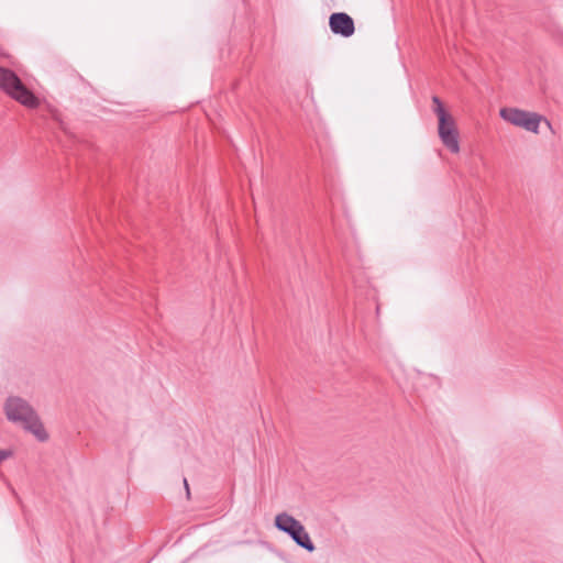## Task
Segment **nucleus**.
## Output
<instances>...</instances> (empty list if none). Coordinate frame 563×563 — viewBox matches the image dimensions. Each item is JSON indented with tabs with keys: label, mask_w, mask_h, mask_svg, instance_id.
<instances>
[{
	"label": "nucleus",
	"mask_w": 563,
	"mask_h": 563,
	"mask_svg": "<svg viewBox=\"0 0 563 563\" xmlns=\"http://www.w3.org/2000/svg\"><path fill=\"white\" fill-rule=\"evenodd\" d=\"M275 527L289 536L291 540L308 552H313L316 547L306 531L303 525L287 512H280L275 517Z\"/></svg>",
	"instance_id": "7ed1b4c3"
},
{
	"label": "nucleus",
	"mask_w": 563,
	"mask_h": 563,
	"mask_svg": "<svg viewBox=\"0 0 563 563\" xmlns=\"http://www.w3.org/2000/svg\"><path fill=\"white\" fill-rule=\"evenodd\" d=\"M184 485H185V488H186V494H187V498L190 497V490H189V485H188V482L186 478H184Z\"/></svg>",
	"instance_id": "1a4fd4ad"
},
{
	"label": "nucleus",
	"mask_w": 563,
	"mask_h": 563,
	"mask_svg": "<svg viewBox=\"0 0 563 563\" xmlns=\"http://www.w3.org/2000/svg\"><path fill=\"white\" fill-rule=\"evenodd\" d=\"M329 26L333 34L350 37L355 32L353 19L345 12H334L329 18Z\"/></svg>",
	"instance_id": "423d86ee"
},
{
	"label": "nucleus",
	"mask_w": 563,
	"mask_h": 563,
	"mask_svg": "<svg viewBox=\"0 0 563 563\" xmlns=\"http://www.w3.org/2000/svg\"><path fill=\"white\" fill-rule=\"evenodd\" d=\"M13 455V451L10 449H2L0 450V463L4 460L11 457Z\"/></svg>",
	"instance_id": "6e6552de"
},
{
	"label": "nucleus",
	"mask_w": 563,
	"mask_h": 563,
	"mask_svg": "<svg viewBox=\"0 0 563 563\" xmlns=\"http://www.w3.org/2000/svg\"><path fill=\"white\" fill-rule=\"evenodd\" d=\"M499 115L505 121L533 133H538L539 124L542 120V115L518 108H501Z\"/></svg>",
	"instance_id": "20e7f679"
},
{
	"label": "nucleus",
	"mask_w": 563,
	"mask_h": 563,
	"mask_svg": "<svg viewBox=\"0 0 563 563\" xmlns=\"http://www.w3.org/2000/svg\"><path fill=\"white\" fill-rule=\"evenodd\" d=\"M0 89L26 108L35 109L40 104L38 98L20 77L13 70L2 66H0Z\"/></svg>",
	"instance_id": "f03ea898"
},
{
	"label": "nucleus",
	"mask_w": 563,
	"mask_h": 563,
	"mask_svg": "<svg viewBox=\"0 0 563 563\" xmlns=\"http://www.w3.org/2000/svg\"><path fill=\"white\" fill-rule=\"evenodd\" d=\"M3 409L9 421L20 424L35 435L38 441L44 442L48 439L37 412L27 400L19 396H10L7 398Z\"/></svg>",
	"instance_id": "f257e3e1"
},
{
	"label": "nucleus",
	"mask_w": 563,
	"mask_h": 563,
	"mask_svg": "<svg viewBox=\"0 0 563 563\" xmlns=\"http://www.w3.org/2000/svg\"><path fill=\"white\" fill-rule=\"evenodd\" d=\"M432 103H433V112L437 114L438 120L450 114L444 109V106L438 96L432 97Z\"/></svg>",
	"instance_id": "0eeeda50"
},
{
	"label": "nucleus",
	"mask_w": 563,
	"mask_h": 563,
	"mask_svg": "<svg viewBox=\"0 0 563 563\" xmlns=\"http://www.w3.org/2000/svg\"><path fill=\"white\" fill-rule=\"evenodd\" d=\"M438 133L441 142L450 152H460L459 131L451 114L439 119Z\"/></svg>",
	"instance_id": "39448f33"
}]
</instances>
